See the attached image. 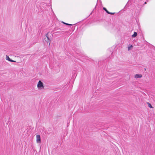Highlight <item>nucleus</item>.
<instances>
[{
  "mask_svg": "<svg viewBox=\"0 0 155 155\" xmlns=\"http://www.w3.org/2000/svg\"><path fill=\"white\" fill-rule=\"evenodd\" d=\"M65 25H71H71H73V24H68V23H65Z\"/></svg>",
  "mask_w": 155,
  "mask_h": 155,
  "instance_id": "9d476101",
  "label": "nucleus"
},
{
  "mask_svg": "<svg viewBox=\"0 0 155 155\" xmlns=\"http://www.w3.org/2000/svg\"><path fill=\"white\" fill-rule=\"evenodd\" d=\"M62 22L63 24H65V23H65V22H63V21Z\"/></svg>",
  "mask_w": 155,
  "mask_h": 155,
  "instance_id": "f8f14e48",
  "label": "nucleus"
},
{
  "mask_svg": "<svg viewBox=\"0 0 155 155\" xmlns=\"http://www.w3.org/2000/svg\"><path fill=\"white\" fill-rule=\"evenodd\" d=\"M142 77V75L141 74H136L134 76V78H141Z\"/></svg>",
  "mask_w": 155,
  "mask_h": 155,
  "instance_id": "39448f33",
  "label": "nucleus"
},
{
  "mask_svg": "<svg viewBox=\"0 0 155 155\" xmlns=\"http://www.w3.org/2000/svg\"><path fill=\"white\" fill-rule=\"evenodd\" d=\"M9 61H11V62H16V61H13V60H9Z\"/></svg>",
  "mask_w": 155,
  "mask_h": 155,
  "instance_id": "9b49d317",
  "label": "nucleus"
},
{
  "mask_svg": "<svg viewBox=\"0 0 155 155\" xmlns=\"http://www.w3.org/2000/svg\"><path fill=\"white\" fill-rule=\"evenodd\" d=\"M132 47H133V46H132V45H131L130 46V47H128V50H130V48H132Z\"/></svg>",
  "mask_w": 155,
  "mask_h": 155,
  "instance_id": "1a4fd4ad",
  "label": "nucleus"
},
{
  "mask_svg": "<svg viewBox=\"0 0 155 155\" xmlns=\"http://www.w3.org/2000/svg\"><path fill=\"white\" fill-rule=\"evenodd\" d=\"M36 142L37 143H41V139L40 135H36Z\"/></svg>",
  "mask_w": 155,
  "mask_h": 155,
  "instance_id": "f03ea898",
  "label": "nucleus"
},
{
  "mask_svg": "<svg viewBox=\"0 0 155 155\" xmlns=\"http://www.w3.org/2000/svg\"><path fill=\"white\" fill-rule=\"evenodd\" d=\"M137 35V33L136 32H134V34L132 35V37H135Z\"/></svg>",
  "mask_w": 155,
  "mask_h": 155,
  "instance_id": "423d86ee",
  "label": "nucleus"
},
{
  "mask_svg": "<svg viewBox=\"0 0 155 155\" xmlns=\"http://www.w3.org/2000/svg\"><path fill=\"white\" fill-rule=\"evenodd\" d=\"M103 9L105 10L107 13L108 14H111V15H113L115 13L113 12H109L105 8H103Z\"/></svg>",
  "mask_w": 155,
  "mask_h": 155,
  "instance_id": "20e7f679",
  "label": "nucleus"
},
{
  "mask_svg": "<svg viewBox=\"0 0 155 155\" xmlns=\"http://www.w3.org/2000/svg\"><path fill=\"white\" fill-rule=\"evenodd\" d=\"M48 33L46 35V38H45V41H46L47 42V43H48V45H49L50 44V40L48 37Z\"/></svg>",
  "mask_w": 155,
  "mask_h": 155,
  "instance_id": "7ed1b4c3",
  "label": "nucleus"
},
{
  "mask_svg": "<svg viewBox=\"0 0 155 155\" xmlns=\"http://www.w3.org/2000/svg\"><path fill=\"white\" fill-rule=\"evenodd\" d=\"M147 104H148V106H149V107H150V108H153V107H152L150 103H147Z\"/></svg>",
  "mask_w": 155,
  "mask_h": 155,
  "instance_id": "0eeeda50",
  "label": "nucleus"
},
{
  "mask_svg": "<svg viewBox=\"0 0 155 155\" xmlns=\"http://www.w3.org/2000/svg\"><path fill=\"white\" fill-rule=\"evenodd\" d=\"M6 59L7 60H8L9 61V60H11V59L8 56H7V55L6 56Z\"/></svg>",
  "mask_w": 155,
  "mask_h": 155,
  "instance_id": "6e6552de",
  "label": "nucleus"
},
{
  "mask_svg": "<svg viewBox=\"0 0 155 155\" xmlns=\"http://www.w3.org/2000/svg\"><path fill=\"white\" fill-rule=\"evenodd\" d=\"M37 87L39 89H43L44 86L43 85V83L41 81H39L38 83Z\"/></svg>",
  "mask_w": 155,
  "mask_h": 155,
  "instance_id": "f257e3e1",
  "label": "nucleus"
}]
</instances>
